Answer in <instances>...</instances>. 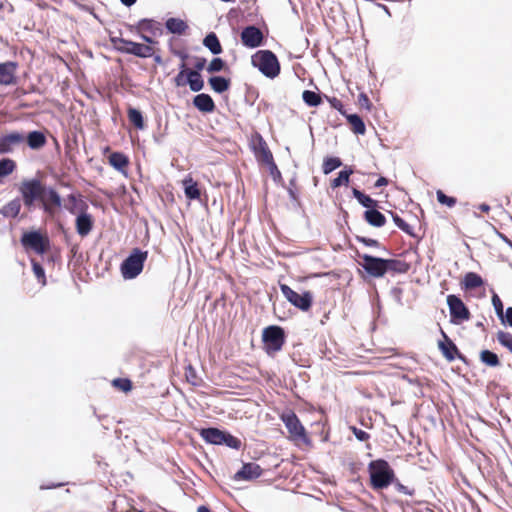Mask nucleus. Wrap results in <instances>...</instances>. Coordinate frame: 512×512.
<instances>
[{"mask_svg":"<svg viewBox=\"0 0 512 512\" xmlns=\"http://www.w3.org/2000/svg\"><path fill=\"white\" fill-rule=\"evenodd\" d=\"M45 209L49 211L50 213L53 212V208L59 207L61 205V200L59 195L55 191H49L48 195L46 196L45 202Z\"/></svg>","mask_w":512,"mask_h":512,"instance_id":"nucleus-29","label":"nucleus"},{"mask_svg":"<svg viewBox=\"0 0 512 512\" xmlns=\"http://www.w3.org/2000/svg\"><path fill=\"white\" fill-rule=\"evenodd\" d=\"M254 67L258 68L265 76L274 78L279 74L280 66L276 56L267 50L256 52L251 58Z\"/></svg>","mask_w":512,"mask_h":512,"instance_id":"nucleus-2","label":"nucleus"},{"mask_svg":"<svg viewBox=\"0 0 512 512\" xmlns=\"http://www.w3.org/2000/svg\"><path fill=\"white\" fill-rule=\"evenodd\" d=\"M353 195L366 208H372L376 204V202L372 198L363 194L361 191L357 189H353Z\"/></svg>","mask_w":512,"mask_h":512,"instance_id":"nucleus-35","label":"nucleus"},{"mask_svg":"<svg viewBox=\"0 0 512 512\" xmlns=\"http://www.w3.org/2000/svg\"><path fill=\"white\" fill-rule=\"evenodd\" d=\"M282 420L289 431L290 438L298 443H307L308 438L305 429L300 423L299 419L294 413H285L282 415Z\"/></svg>","mask_w":512,"mask_h":512,"instance_id":"nucleus-6","label":"nucleus"},{"mask_svg":"<svg viewBox=\"0 0 512 512\" xmlns=\"http://www.w3.org/2000/svg\"><path fill=\"white\" fill-rule=\"evenodd\" d=\"M113 384L123 391H129L131 389V383L127 379H115Z\"/></svg>","mask_w":512,"mask_h":512,"instance_id":"nucleus-46","label":"nucleus"},{"mask_svg":"<svg viewBox=\"0 0 512 512\" xmlns=\"http://www.w3.org/2000/svg\"><path fill=\"white\" fill-rule=\"evenodd\" d=\"M205 47H207L213 54H220L222 51L220 42L214 33L208 34L203 41Z\"/></svg>","mask_w":512,"mask_h":512,"instance_id":"nucleus-22","label":"nucleus"},{"mask_svg":"<svg viewBox=\"0 0 512 512\" xmlns=\"http://www.w3.org/2000/svg\"><path fill=\"white\" fill-rule=\"evenodd\" d=\"M77 232L81 236H86L92 228V218L88 214L82 213L77 217L76 220Z\"/></svg>","mask_w":512,"mask_h":512,"instance_id":"nucleus-20","label":"nucleus"},{"mask_svg":"<svg viewBox=\"0 0 512 512\" xmlns=\"http://www.w3.org/2000/svg\"><path fill=\"white\" fill-rule=\"evenodd\" d=\"M21 209V203L18 199H14L7 203L1 210L6 217H16Z\"/></svg>","mask_w":512,"mask_h":512,"instance_id":"nucleus-25","label":"nucleus"},{"mask_svg":"<svg viewBox=\"0 0 512 512\" xmlns=\"http://www.w3.org/2000/svg\"><path fill=\"white\" fill-rule=\"evenodd\" d=\"M302 97L305 103L309 106H317L320 103L319 95L313 91H304Z\"/></svg>","mask_w":512,"mask_h":512,"instance_id":"nucleus-38","label":"nucleus"},{"mask_svg":"<svg viewBox=\"0 0 512 512\" xmlns=\"http://www.w3.org/2000/svg\"><path fill=\"white\" fill-rule=\"evenodd\" d=\"M185 196L190 200L198 199L201 195L200 189L196 181L192 177L187 176L182 180Z\"/></svg>","mask_w":512,"mask_h":512,"instance_id":"nucleus-16","label":"nucleus"},{"mask_svg":"<svg viewBox=\"0 0 512 512\" xmlns=\"http://www.w3.org/2000/svg\"><path fill=\"white\" fill-rule=\"evenodd\" d=\"M387 184H388V180H387L386 178H384V177H380V178L376 181L375 186H376V187H381V186H385V185H387Z\"/></svg>","mask_w":512,"mask_h":512,"instance_id":"nucleus-50","label":"nucleus"},{"mask_svg":"<svg viewBox=\"0 0 512 512\" xmlns=\"http://www.w3.org/2000/svg\"><path fill=\"white\" fill-rule=\"evenodd\" d=\"M28 145L32 149H38L42 147L45 143V137L42 133L34 131L29 133L27 137Z\"/></svg>","mask_w":512,"mask_h":512,"instance_id":"nucleus-28","label":"nucleus"},{"mask_svg":"<svg viewBox=\"0 0 512 512\" xmlns=\"http://www.w3.org/2000/svg\"><path fill=\"white\" fill-rule=\"evenodd\" d=\"M393 219H394V222L396 223V225L399 228H401V229H403L405 231L407 230V225L405 224V222L401 218H399L398 216H394Z\"/></svg>","mask_w":512,"mask_h":512,"instance_id":"nucleus-49","label":"nucleus"},{"mask_svg":"<svg viewBox=\"0 0 512 512\" xmlns=\"http://www.w3.org/2000/svg\"><path fill=\"white\" fill-rule=\"evenodd\" d=\"M492 304L495 308V311L499 317H503V304L500 298L495 294L492 297Z\"/></svg>","mask_w":512,"mask_h":512,"instance_id":"nucleus-45","label":"nucleus"},{"mask_svg":"<svg viewBox=\"0 0 512 512\" xmlns=\"http://www.w3.org/2000/svg\"><path fill=\"white\" fill-rule=\"evenodd\" d=\"M354 433L359 440H364L366 438V433L361 430L357 431L354 429Z\"/></svg>","mask_w":512,"mask_h":512,"instance_id":"nucleus-51","label":"nucleus"},{"mask_svg":"<svg viewBox=\"0 0 512 512\" xmlns=\"http://www.w3.org/2000/svg\"><path fill=\"white\" fill-rule=\"evenodd\" d=\"M280 288L285 298L295 307L304 311L310 308L312 302V296L310 292L299 294L285 284L281 285Z\"/></svg>","mask_w":512,"mask_h":512,"instance_id":"nucleus-8","label":"nucleus"},{"mask_svg":"<svg viewBox=\"0 0 512 512\" xmlns=\"http://www.w3.org/2000/svg\"><path fill=\"white\" fill-rule=\"evenodd\" d=\"M33 272L42 285L46 284L44 269L36 262H33Z\"/></svg>","mask_w":512,"mask_h":512,"instance_id":"nucleus-44","label":"nucleus"},{"mask_svg":"<svg viewBox=\"0 0 512 512\" xmlns=\"http://www.w3.org/2000/svg\"><path fill=\"white\" fill-rule=\"evenodd\" d=\"M138 28L141 31H149L154 36L161 34L160 24L148 19H143L138 23Z\"/></svg>","mask_w":512,"mask_h":512,"instance_id":"nucleus-24","label":"nucleus"},{"mask_svg":"<svg viewBox=\"0 0 512 512\" xmlns=\"http://www.w3.org/2000/svg\"><path fill=\"white\" fill-rule=\"evenodd\" d=\"M437 200L439 203L448 207H453L456 203V199L445 195L441 190L436 192Z\"/></svg>","mask_w":512,"mask_h":512,"instance_id":"nucleus-42","label":"nucleus"},{"mask_svg":"<svg viewBox=\"0 0 512 512\" xmlns=\"http://www.w3.org/2000/svg\"><path fill=\"white\" fill-rule=\"evenodd\" d=\"M359 104L361 106L365 107L367 110H370V108H371L370 101H369L368 97L365 94H360L359 95Z\"/></svg>","mask_w":512,"mask_h":512,"instance_id":"nucleus-48","label":"nucleus"},{"mask_svg":"<svg viewBox=\"0 0 512 512\" xmlns=\"http://www.w3.org/2000/svg\"><path fill=\"white\" fill-rule=\"evenodd\" d=\"M479 209H480L482 212L487 213V212H489L490 207H489L487 204H481V205H479Z\"/></svg>","mask_w":512,"mask_h":512,"instance_id":"nucleus-53","label":"nucleus"},{"mask_svg":"<svg viewBox=\"0 0 512 512\" xmlns=\"http://www.w3.org/2000/svg\"><path fill=\"white\" fill-rule=\"evenodd\" d=\"M369 473L374 488L381 489L390 485L394 473L384 460H376L370 463Z\"/></svg>","mask_w":512,"mask_h":512,"instance_id":"nucleus-3","label":"nucleus"},{"mask_svg":"<svg viewBox=\"0 0 512 512\" xmlns=\"http://www.w3.org/2000/svg\"><path fill=\"white\" fill-rule=\"evenodd\" d=\"M209 83L212 89L218 93L226 91L229 87V82L225 78L219 76L210 78Z\"/></svg>","mask_w":512,"mask_h":512,"instance_id":"nucleus-31","label":"nucleus"},{"mask_svg":"<svg viewBox=\"0 0 512 512\" xmlns=\"http://www.w3.org/2000/svg\"><path fill=\"white\" fill-rule=\"evenodd\" d=\"M262 474V469L256 463L244 464L241 470H239L234 478L236 480L251 481L258 478Z\"/></svg>","mask_w":512,"mask_h":512,"instance_id":"nucleus-15","label":"nucleus"},{"mask_svg":"<svg viewBox=\"0 0 512 512\" xmlns=\"http://www.w3.org/2000/svg\"><path fill=\"white\" fill-rule=\"evenodd\" d=\"M365 219L373 226L380 227L385 223V217L377 210L370 209L365 212Z\"/></svg>","mask_w":512,"mask_h":512,"instance_id":"nucleus-23","label":"nucleus"},{"mask_svg":"<svg viewBox=\"0 0 512 512\" xmlns=\"http://www.w3.org/2000/svg\"><path fill=\"white\" fill-rule=\"evenodd\" d=\"M224 62L220 58H214L207 67L209 73L219 72L224 68Z\"/></svg>","mask_w":512,"mask_h":512,"instance_id":"nucleus-43","label":"nucleus"},{"mask_svg":"<svg viewBox=\"0 0 512 512\" xmlns=\"http://www.w3.org/2000/svg\"><path fill=\"white\" fill-rule=\"evenodd\" d=\"M121 2L126 6H131L136 2V0H121Z\"/></svg>","mask_w":512,"mask_h":512,"instance_id":"nucleus-54","label":"nucleus"},{"mask_svg":"<svg viewBox=\"0 0 512 512\" xmlns=\"http://www.w3.org/2000/svg\"><path fill=\"white\" fill-rule=\"evenodd\" d=\"M341 160L339 158L331 157L327 158L323 163L324 174H329L336 168L341 166Z\"/></svg>","mask_w":512,"mask_h":512,"instance_id":"nucleus-37","label":"nucleus"},{"mask_svg":"<svg viewBox=\"0 0 512 512\" xmlns=\"http://www.w3.org/2000/svg\"><path fill=\"white\" fill-rule=\"evenodd\" d=\"M129 120L138 128L142 129L144 126L141 113L136 109L129 110Z\"/></svg>","mask_w":512,"mask_h":512,"instance_id":"nucleus-40","label":"nucleus"},{"mask_svg":"<svg viewBox=\"0 0 512 512\" xmlns=\"http://www.w3.org/2000/svg\"><path fill=\"white\" fill-rule=\"evenodd\" d=\"M187 82L190 86V89L194 92L200 91L204 86L201 75L197 71L187 72Z\"/></svg>","mask_w":512,"mask_h":512,"instance_id":"nucleus-21","label":"nucleus"},{"mask_svg":"<svg viewBox=\"0 0 512 512\" xmlns=\"http://www.w3.org/2000/svg\"><path fill=\"white\" fill-rule=\"evenodd\" d=\"M483 281L479 275L476 273L470 272L467 273L464 277V285L468 289H473L481 286Z\"/></svg>","mask_w":512,"mask_h":512,"instance_id":"nucleus-33","label":"nucleus"},{"mask_svg":"<svg viewBox=\"0 0 512 512\" xmlns=\"http://www.w3.org/2000/svg\"><path fill=\"white\" fill-rule=\"evenodd\" d=\"M439 348L441 349L444 356L448 359H453L456 353V347L450 341H444L439 343Z\"/></svg>","mask_w":512,"mask_h":512,"instance_id":"nucleus-36","label":"nucleus"},{"mask_svg":"<svg viewBox=\"0 0 512 512\" xmlns=\"http://www.w3.org/2000/svg\"><path fill=\"white\" fill-rule=\"evenodd\" d=\"M19 191L22 195L24 204L31 207L35 200L42 194V186L37 180H24L19 186Z\"/></svg>","mask_w":512,"mask_h":512,"instance_id":"nucleus-7","label":"nucleus"},{"mask_svg":"<svg viewBox=\"0 0 512 512\" xmlns=\"http://www.w3.org/2000/svg\"><path fill=\"white\" fill-rule=\"evenodd\" d=\"M166 27L171 33L181 34L185 31L187 25L181 19L170 18L166 22Z\"/></svg>","mask_w":512,"mask_h":512,"instance_id":"nucleus-27","label":"nucleus"},{"mask_svg":"<svg viewBox=\"0 0 512 512\" xmlns=\"http://www.w3.org/2000/svg\"><path fill=\"white\" fill-rule=\"evenodd\" d=\"M146 254L135 251L121 265V272L125 279H133L143 269Z\"/></svg>","mask_w":512,"mask_h":512,"instance_id":"nucleus-5","label":"nucleus"},{"mask_svg":"<svg viewBox=\"0 0 512 512\" xmlns=\"http://www.w3.org/2000/svg\"><path fill=\"white\" fill-rule=\"evenodd\" d=\"M263 340L269 353L279 351L284 342L283 331L277 326H271L264 330Z\"/></svg>","mask_w":512,"mask_h":512,"instance_id":"nucleus-9","label":"nucleus"},{"mask_svg":"<svg viewBox=\"0 0 512 512\" xmlns=\"http://www.w3.org/2000/svg\"><path fill=\"white\" fill-rule=\"evenodd\" d=\"M22 244L25 248L41 254L47 248V239L39 232H28L23 235Z\"/></svg>","mask_w":512,"mask_h":512,"instance_id":"nucleus-11","label":"nucleus"},{"mask_svg":"<svg viewBox=\"0 0 512 512\" xmlns=\"http://www.w3.org/2000/svg\"><path fill=\"white\" fill-rule=\"evenodd\" d=\"M202 67H203V63L197 65V68H199V69H201Z\"/></svg>","mask_w":512,"mask_h":512,"instance_id":"nucleus-56","label":"nucleus"},{"mask_svg":"<svg viewBox=\"0 0 512 512\" xmlns=\"http://www.w3.org/2000/svg\"><path fill=\"white\" fill-rule=\"evenodd\" d=\"M241 39L245 46L255 48L262 42V33L258 28L250 26L243 30Z\"/></svg>","mask_w":512,"mask_h":512,"instance_id":"nucleus-14","label":"nucleus"},{"mask_svg":"<svg viewBox=\"0 0 512 512\" xmlns=\"http://www.w3.org/2000/svg\"><path fill=\"white\" fill-rule=\"evenodd\" d=\"M16 164L12 159L4 158L0 161V180L13 173Z\"/></svg>","mask_w":512,"mask_h":512,"instance_id":"nucleus-32","label":"nucleus"},{"mask_svg":"<svg viewBox=\"0 0 512 512\" xmlns=\"http://www.w3.org/2000/svg\"><path fill=\"white\" fill-rule=\"evenodd\" d=\"M447 303L453 319L463 321L469 318V312L467 308L458 297L454 295H449L447 297Z\"/></svg>","mask_w":512,"mask_h":512,"instance_id":"nucleus-12","label":"nucleus"},{"mask_svg":"<svg viewBox=\"0 0 512 512\" xmlns=\"http://www.w3.org/2000/svg\"><path fill=\"white\" fill-rule=\"evenodd\" d=\"M347 120L351 124L352 129L355 133H357V134L365 133V131H366L365 124L358 115H356V114L348 115Z\"/></svg>","mask_w":512,"mask_h":512,"instance_id":"nucleus-30","label":"nucleus"},{"mask_svg":"<svg viewBox=\"0 0 512 512\" xmlns=\"http://www.w3.org/2000/svg\"><path fill=\"white\" fill-rule=\"evenodd\" d=\"M197 512H210V510L204 506H200L198 508Z\"/></svg>","mask_w":512,"mask_h":512,"instance_id":"nucleus-55","label":"nucleus"},{"mask_svg":"<svg viewBox=\"0 0 512 512\" xmlns=\"http://www.w3.org/2000/svg\"><path fill=\"white\" fill-rule=\"evenodd\" d=\"M201 436L206 442L211 444H226L228 447L236 449L240 447V441L237 438L216 428L201 430Z\"/></svg>","mask_w":512,"mask_h":512,"instance_id":"nucleus-4","label":"nucleus"},{"mask_svg":"<svg viewBox=\"0 0 512 512\" xmlns=\"http://www.w3.org/2000/svg\"><path fill=\"white\" fill-rule=\"evenodd\" d=\"M24 142V136L20 133L13 132L0 137V153H9L13 149Z\"/></svg>","mask_w":512,"mask_h":512,"instance_id":"nucleus-13","label":"nucleus"},{"mask_svg":"<svg viewBox=\"0 0 512 512\" xmlns=\"http://www.w3.org/2000/svg\"><path fill=\"white\" fill-rule=\"evenodd\" d=\"M141 38L146 43H136L122 38L114 39L113 42L115 48L121 52L142 58L153 56L155 53L154 45L157 44V42L153 38L146 35H141Z\"/></svg>","mask_w":512,"mask_h":512,"instance_id":"nucleus-1","label":"nucleus"},{"mask_svg":"<svg viewBox=\"0 0 512 512\" xmlns=\"http://www.w3.org/2000/svg\"><path fill=\"white\" fill-rule=\"evenodd\" d=\"M362 258L361 266L373 277H382L388 268V261L369 256L364 254L360 256Z\"/></svg>","mask_w":512,"mask_h":512,"instance_id":"nucleus-10","label":"nucleus"},{"mask_svg":"<svg viewBox=\"0 0 512 512\" xmlns=\"http://www.w3.org/2000/svg\"><path fill=\"white\" fill-rule=\"evenodd\" d=\"M109 163L117 170L124 171V168L128 164L126 156L121 153H112L109 156Z\"/></svg>","mask_w":512,"mask_h":512,"instance_id":"nucleus-26","label":"nucleus"},{"mask_svg":"<svg viewBox=\"0 0 512 512\" xmlns=\"http://www.w3.org/2000/svg\"><path fill=\"white\" fill-rule=\"evenodd\" d=\"M480 358L488 366L495 367L499 364L498 356L489 350L482 351Z\"/></svg>","mask_w":512,"mask_h":512,"instance_id":"nucleus-34","label":"nucleus"},{"mask_svg":"<svg viewBox=\"0 0 512 512\" xmlns=\"http://www.w3.org/2000/svg\"><path fill=\"white\" fill-rule=\"evenodd\" d=\"M497 339L501 345L506 347L512 353V335L507 332H499Z\"/></svg>","mask_w":512,"mask_h":512,"instance_id":"nucleus-41","label":"nucleus"},{"mask_svg":"<svg viewBox=\"0 0 512 512\" xmlns=\"http://www.w3.org/2000/svg\"><path fill=\"white\" fill-rule=\"evenodd\" d=\"M184 71H181L176 77V83L178 86L183 85Z\"/></svg>","mask_w":512,"mask_h":512,"instance_id":"nucleus-52","label":"nucleus"},{"mask_svg":"<svg viewBox=\"0 0 512 512\" xmlns=\"http://www.w3.org/2000/svg\"><path fill=\"white\" fill-rule=\"evenodd\" d=\"M255 155L258 161L270 165L272 169L276 168L273 163L272 154L262 140H260L258 145L255 147Z\"/></svg>","mask_w":512,"mask_h":512,"instance_id":"nucleus-17","label":"nucleus"},{"mask_svg":"<svg viewBox=\"0 0 512 512\" xmlns=\"http://www.w3.org/2000/svg\"><path fill=\"white\" fill-rule=\"evenodd\" d=\"M194 105L203 112H212L215 108L212 98L208 94H199L193 100Z\"/></svg>","mask_w":512,"mask_h":512,"instance_id":"nucleus-19","label":"nucleus"},{"mask_svg":"<svg viewBox=\"0 0 512 512\" xmlns=\"http://www.w3.org/2000/svg\"><path fill=\"white\" fill-rule=\"evenodd\" d=\"M504 323H507L512 327V307L507 308L503 317H500Z\"/></svg>","mask_w":512,"mask_h":512,"instance_id":"nucleus-47","label":"nucleus"},{"mask_svg":"<svg viewBox=\"0 0 512 512\" xmlns=\"http://www.w3.org/2000/svg\"><path fill=\"white\" fill-rule=\"evenodd\" d=\"M352 170H344V171H341L338 175L337 178H335L332 182V186L333 187H338L342 184H348L349 182V177L350 175L352 174Z\"/></svg>","mask_w":512,"mask_h":512,"instance_id":"nucleus-39","label":"nucleus"},{"mask_svg":"<svg viewBox=\"0 0 512 512\" xmlns=\"http://www.w3.org/2000/svg\"><path fill=\"white\" fill-rule=\"evenodd\" d=\"M15 65L12 62L0 64V84L8 85L14 80Z\"/></svg>","mask_w":512,"mask_h":512,"instance_id":"nucleus-18","label":"nucleus"}]
</instances>
